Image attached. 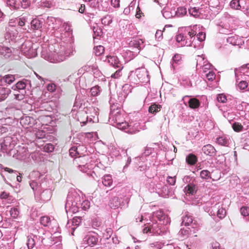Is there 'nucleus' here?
I'll return each mask as SVG.
<instances>
[{
    "label": "nucleus",
    "mask_w": 249,
    "mask_h": 249,
    "mask_svg": "<svg viewBox=\"0 0 249 249\" xmlns=\"http://www.w3.org/2000/svg\"><path fill=\"white\" fill-rule=\"evenodd\" d=\"M102 183L105 186L110 187L113 183L111 176L110 175L104 176L103 178Z\"/></svg>",
    "instance_id": "9"
},
{
    "label": "nucleus",
    "mask_w": 249,
    "mask_h": 249,
    "mask_svg": "<svg viewBox=\"0 0 249 249\" xmlns=\"http://www.w3.org/2000/svg\"><path fill=\"white\" fill-rule=\"evenodd\" d=\"M219 244L218 243L215 242L212 244V247L213 249H220Z\"/></svg>",
    "instance_id": "60"
},
{
    "label": "nucleus",
    "mask_w": 249,
    "mask_h": 249,
    "mask_svg": "<svg viewBox=\"0 0 249 249\" xmlns=\"http://www.w3.org/2000/svg\"><path fill=\"white\" fill-rule=\"evenodd\" d=\"M4 170L7 172H8L9 173H12L14 172V171L12 169H11V168H8V167H6L5 169H4Z\"/></svg>",
    "instance_id": "62"
},
{
    "label": "nucleus",
    "mask_w": 249,
    "mask_h": 249,
    "mask_svg": "<svg viewBox=\"0 0 249 249\" xmlns=\"http://www.w3.org/2000/svg\"><path fill=\"white\" fill-rule=\"evenodd\" d=\"M94 50L95 55L97 56H100L104 53L105 51V48L104 46L102 45H99L96 47H94Z\"/></svg>",
    "instance_id": "18"
},
{
    "label": "nucleus",
    "mask_w": 249,
    "mask_h": 249,
    "mask_svg": "<svg viewBox=\"0 0 249 249\" xmlns=\"http://www.w3.org/2000/svg\"><path fill=\"white\" fill-rule=\"evenodd\" d=\"M86 241L89 246H93L97 244L98 238L95 236L89 235Z\"/></svg>",
    "instance_id": "13"
},
{
    "label": "nucleus",
    "mask_w": 249,
    "mask_h": 249,
    "mask_svg": "<svg viewBox=\"0 0 249 249\" xmlns=\"http://www.w3.org/2000/svg\"><path fill=\"white\" fill-rule=\"evenodd\" d=\"M17 180L18 182H21V181H22V177L20 176H17Z\"/></svg>",
    "instance_id": "63"
},
{
    "label": "nucleus",
    "mask_w": 249,
    "mask_h": 249,
    "mask_svg": "<svg viewBox=\"0 0 249 249\" xmlns=\"http://www.w3.org/2000/svg\"><path fill=\"white\" fill-rule=\"evenodd\" d=\"M248 87V83L245 81H241L238 84V87L241 89H244Z\"/></svg>",
    "instance_id": "45"
},
{
    "label": "nucleus",
    "mask_w": 249,
    "mask_h": 249,
    "mask_svg": "<svg viewBox=\"0 0 249 249\" xmlns=\"http://www.w3.org/2000/svg\"><path fill=\"white\" fill-rule=\"evenodd\" d=\"M111 4L114 7H119L120 6V0H111Z\"/></svg>",
    "instance_id": "52"
},
{
    "label": "nucleus",
    "mask_w": 249,
    "mask_h": 249,
    "mask_svg": "<svg viewBox=\"0 0 249 249\" xmlns=\"http://www.w3.org/2000/svg\"><path fill=\"white\" fill-rule=\"evenodd\" d=\"M155 215L156 217L159 220H163L165 219L166 215L164 214L163 211L159 210L155 213Z\"/></svg>",
    "instance_id": "22"
},
{
    "label": "nucleus",
    "mask_w": 249,
    "mask_h": 249,
    "mask_svg": "<svg viewBox=\"0 0 249 249\" xmlns=\"http://www.w3.org/2000/svg\"><path fill=\"white\" fill-rule=\"evenodd\" d=\"M196 36L198 40H199L200 41H203L205 39L206 35L205 33L203 32H200L196 35Z\"/></svg>",
    "instance_id": "46"
},
{
    "label": "nucleus",
    "mask_w": 249,
    "mask_h": 249,
    "mask_svg": "<svg viewBox=\"0 0 249 249\" xmlns=\"http://www.w3.org/2000/svg\"><path fill=\"white\" fill-rule=\"evenodd\" d=\"M82 206L84 210L88 209L90 207L89 202L88 201H83Z\"/></svg>",
    "instance_id": "53"
},
{
    "label": "nucleus",
    "mask_w": 249,
    "mask_h": 249,
    "mask_svg": "<svg viewBox=\"0 0 249 249\" xmlns=\"http://www.w3.org/2000/svg\"><path fill=\"white\" fill-rule=\"evenodd\" d=\"M187 13V10L184 7H179L177 11V14L179 17H183Z\"/></svg>",
    "instance_id": "25"
},
{
    "label": "nucleus",
    "mask_w": 249,
    "mask_h": 249,
    "mask_svg": "<svg viewBox=\"0 0 249 249\" xmlns=\"http://www.w3.org/2000/svg\"><path fill=\"white\" fill-rule=\"evenodd\" d=\"M7 3L11 6L15 7L16 4V0H7Z\"/></svg>",
    "instance_id": "57"
},
{
    "label": "nucleus",
    "mask_w": 249,
    "mask_h": 249,
    "mask_svg": "<svg viewBox=\"0 0 249 249\" xmlns=\"http://www.w3.org/2000/svg\"><path fill=\"white\" fill-rule=\"evenodd\" d=\"M186 161L190 165H195L197 161V158L196 156L193 154H189L186 157Z\"/></svg>",
    "instance_id": "11"
},
{
    "label": "nucleus",
    "mask_w": 249,
    "mask_h": 249,
    "mask_svg": "<svg viewBox=\"0 0 249 249\" xmlns=\"http://www.w3.org/2000/svg\"><path fill=\"white\" fill-rule=\"evenodd\" d=\"M116 126L120 129L124 130L128 127V124L124 120L122 122L118 123V124H116Z\"/></svg>",
    "instance_id": "24"
},
{
    "label": "nucleus",
    "mask_w": 249,
    "mask_h": 249,
    "mask_svg": "<svg viewBox=\"0 0 249 249\" xmlns=\"http://www.w3.org/2000/svg\"><path fill=\"white\" fill-rule=\"evenodd\" d=\"M230 6L231 8L235 10H239L241 8L239 0H232L231 1Z\"/></svg>",
    "instance_id": "20"
},
{
    "label": "nucleus",
    "mask_w": 249,
    "mask_h": 249,
    "mask_svg": "<svg viewBox=\"0 0 249 249\" xmlns=\"http://www.w3.org/2000/svg\"><path fill=\"white\" fill-rule=\"evenodd\" d=\"M202 150L206 155L210 157H214L216 154V150L215 148L210 144L204 145L202 147Z\"/></svg>",
    "instance_id": "2"
},
{
    "label": "nucleus",
    "mask_w": 249,
    "mask_h": 249,
    "mask_svg": "<svg viewBox=\"0 0 249 249\" xmlns=\"http://www.w3.org/2000/svg\"><path fill=\"white\" fill-rule=\"evenodd\" d=\"M226 214V211L224 208H220L217 211V215L220 219L223 218Z\"/></svg>",
    "instance_id": "33"
},
{
    "label": "nucleus",
    "mask_w": 249,
    "mask_h": 249,
    "mask_svg": "<svg viewBox=\"0 0 249 249\" xmlns=\"http://www.w3.org/2000/svg\"><path fill=\"white\" fill-rule=\"evenodd\" d=\"M54 148V146L51 143L46 144L44 147V151L47 152H52L53 151Z\"/></svg>",
    "instance_id": "36"
},
{
    "label": "nucleus",
    "mask_w": 249,
    "mask_h": 249,
    "mask_svg": "<svg viewBox=\"0 0 249 249\" xmlns=\"http://www.w3.org/2000/svg\"><path fill=\"white\" fill-rule=\"evenodd\" d=\"M143 41L141 39H135L131 40L129 43V45L130 47L138 49L140 50L141 46L143 44Z\"/></svg>",
    "instance_id": "4"
},
{
    "label": "nucleus",
    "mask_w": 249,
    "mask_h": 249,
    "mask_svg": "<svg viewBox=\"0 0 249 249\" xmlns=\"http://www.w3.org/2000/svg\"><path fill=\"white\" fill-rule=\"evenodd\" d=\"M200 177L205 179H208L212 178L211 173L210 171L207 170H203L200 173Z\"/></svg>",
    "instance_id": "17"
},
{
    "label": "nucleus",
    "mask_w": 249,
    "mask_h": 249,
    "mask_svg": "<svg viewBox=\"0 0 249 249\" xmlns=\"http://www.w3.org/2000/svg\"><path fill=\"white\" fill-rule=\"evenodd\" d=\"M9 193L5 192H3L0 195V198L1 199H6L9 197Z\"/></svg>",
    "instance_id": "55"
},
{
    "label": "nucleus",
    "mask_w": 249,
    "mask_h": 249,
    "mask_svg": "<svg viewBox=\"0 0 249 249\" xmlns=\"http://www.w3.org/2000/svg\"><path fill=\"white\" fill-rule=\"evenodd\" d=\"M242 67L243 68H246V69H249V63L243 65Z\"/></svg>",
    "instance_id": "64"
},
{
    "label": "nucleus",
    "mask_w": 249,
    "mask_h": 249,
    "mask_svg": "<svg viewBox=\"0 0 249 249\" xmlns=\"http://www.w3.org/2000/svg\"><path fill=\"white\" fill-rule=\"evenodd\" d=\"M119 70L116 71L115 72L111 75V77L114 79H118L122 76L121 71L123 69L121 68H118Z\"/></svg>",
    "instance_id": "28"
},
{
    "label": "nucleus",
    "mask_w": 249,
    "mask_h": 249,
    "mask_svg": "<svg viewBox=\"0 0 249 249\" xmlns=\"http://www.w3.org/2000/svg\"><path fill=\"white\" fill-rule=\"evenodd\" d=\"M99 87H92L90 89L91 94L92 96H97L100 90H99Z\"/></svg>",
    "instance_id": "38"
},
{
    "label": "nucleus",
    "mask_w": 249,
    "mask_h": 249,
    "mask_svg": "<svg viewBox=\"0 0 249 249\" xmlns=\"http://www.w3.org/2000/svg\"><path fill=\"white\" fill-rule=\"evenodd\" d=\"M185 191L187 194H194L196 192L195 185L192 184H188L185 188Z\"/></svg>",
    "instance_id": "14"
},
{
    "label": "nucleus",
    "mask_w": 249,
    "mask_h": 249,
    "mask_svg": "<svg viewBox=\"0 0 249 249\" xmlns=\"http://www.w3.org/2000/svg\"><path fill=\"white\" fill-rule=\"evenodd\" d=\"M28 21V16H23L19 18L18 24L20 26H23L25 25V23Z\"/></svg>",
    "instance_id": "37"
},
{
    "label": "nucleus",
    "mask_w": 249,
    "mask_h": 249,
    "mask_svg": "<svg viewBox=\"0 0 249 249\" xmlns=\"http://www.w3.org/2000/svg\"><path fill=\"white\" fill-rule=\"evenodd\" d=\"M173 60L174 62V63L173 64V66L174 67V64H179L181 63L182 61V57L180 54H176L174 56L173 58Z\"/></svg>",
    "instance_id": "26"
},
{
    "label": "nucleus",
    "mask_w": 249,
    "mask_h": 249,
    "mask_svg": "<svg viewBox=\"0 0 249 249\" xmlns=\"http://www.w3.org/2000/svg\"><path fill=\"white\" fill-rule=\"evenodd\" d=\"M4 81L8 84H10L15 81V77L13 75H7L3 78Z\"/></svg>",
    "instance_id": "27"
},
{
    "label": "nucleus",
    "mask_w": 249,
    "mask_h": 249,
    "mask_svg": "<svg viewBox=\"0 0 249 249\" xmlns=\"http://www.w3.org/2000/svg\"><path fill=\"white\" fill-rule=\"evenodd\" d=\"M196 32L194 30H191L190 31L188 32V35L191 37L195 36L196 35Z\"/></svg>",
    "instance_id": "59"
},
{
    "label": "nucleus",
    "mask_w": 249,
    "mask_h": 249,
    "mask_svg": "<svg viewBox=\"0 0 249 249\" xmlns=\"http://www.w3.org/2000/svg\"><path fill=\"white\" fill-rule=\"evenodd\" d=\"M41 5L43 7L51 8L52 6V3L49 1H45L42 3Z\"/></svg>",
    "instance_id": "56"
},
{
    "label": "nucleus",
    "mask_w": 249,
    "mask_h": 249,
    "mask_svg": "<svg viewBox=\"0 0 249 249\" xmlns=\"http://www.w3.org/2000/svg\"><path fill=\"white\" fill-rule=\"evenodd\" d=\"M108 62L115 68H121L123 69L124 66L119 61L117 56H107Z\"/></svg>",
    "instance_id": "3"
},
{
    "label": "nucleus",
    "mask_w": 249,
    "mask_h": 249,
    "mask_svg": "<svg viewBox=\"0 0 249 249\" xmlns=\"http://www.w3.org/2000/svg\"><path fill=\"white\" fill-rule=\"evenodd\" d=\"M240 213L244 216L249 215V208L246 206H243L240 209Z\"/></svg>",
    "instance_id": "35"
},
{
    "label": "nucleus",
    "mask_w": 249,
    "mask_h": 249,
    "mask_svg": "<svg viewBox=\"0 0 249 249\" xmlns=\"http://www.w3.org/2000/svg\"><path fill=\"white\" fill-rule=\"evenodd\" d=\"M237 39L236 36H230L227 38V42L233 45H237Z\"/></svg>",
    "instance_id": "30"
},
{
    "label": "nucleus",
    "mask_w": 249,
    "mask_h": 249,
    "mask_svg": "<svg viewBox=\"0 0 249 249\" xmlns=\"http://www.w3.org/2000/svg\"><path fill=\"white\" fill-rule=\"evenodd\" d=\"M26 86V84L22 81H19L16 85V88L18 89H25Z\"/></svg>",
    "instance_id": "39"
},
{
    "label": "nucleus",
    "mask_w": 249,
    "mask_h": 249,
    "mask_svg": "<svg viewBox=\"0 0 249 249\" xmlns=\"http://www.w3.org/2000/svg\"><path fill=\"white\" fill-rule=\"evenodd\" d=\"M85 2H89L91 7L96 8L99 5L98 0H83Z\"/></svg>",
    "instance_id": "34"
},
{
    "label": "nucleus",
    "mask_w": 249,
    "mask_h": 249,
    "mask_svg": "<svg viewBox=\"0 0 249 249\" xmlns=\"http://www.w3.org/2000/svg\"><path fill=\"white\" fill-rule=\"evenodd\" d=\"M217 142L223 146H227L228 144V140L224 137H220L217 138Z\"/></svg>",
    "instance_id": "21"
},
{
    "label": "nucleus",
    "mask_w": 249,
    "mask_h": 249,
    "mask_svg": "<svg viewBox=\"0 0 249 249\" xmlns=\"http://www.w3.org/2000/svg\"><path fill=\"white\" fill-rule=\"evenodd\" d=\"M29 2L28 0H22L21 1V6L23 8H26L29 6Z\"/></svg>",
    "instance_id": "49"
},
{
    "label": "nucleus",
    "mask_w": 249,
    "mask_h": 249,
    "mask_svg": "<svg viewBox=\"0 0 249 249\" xmlns=\"http://www.w3.org/2000/svg\"><path fill=\"white\" fill-rule=\"evenodd\" d=\"M11 53L12 51L10 48L5 46H0V55H3L5 57H9L10 56Z\"/></svg>",
    "instance_id": "8"
},
{
    "label": "nucleus",
    "mask_w": 249,
    "mask_h": 249,
    "mask_svg": "<svg viewBox=\"0 0 249 249\" xmlns=\"http://www.w3.org/2000/svg\"><path fill=\"white\" fill-rule=\"evenodd\" d=\"M31 27L33 30H40L42 27V22L37 19H34L31 22Z\"/></svg>",
    "instance_id": "7"
},
{
    "label": "nucleus",
    "mask_w": 249,
    "mask_h": 249,
    "mask_svg": "<svg viewBox=\"0 0 249 249\" xmlns=\"http://www.w3.org/2000/svg\"><path fill=\"white\" fill-rule=\"evenodd\" d=\"M206 78L210 81H212L214 79L215 75L213 71H209L206 75Z\"/></svg>",
    "instance_id": "43"
},
{
    "label": "nucleus",
    "mask_w": 249,
    "mask_h": 249,
    "mask_svg": "<svg viewBox=\"0 0 249 249\" xmlns=\"http://www.w3.org/2000/svg\"><path fill=\"white\" fill-rule=\"evenodd\" d=\"M31 120H33V119L29 116H26L24 118L21 119L20 121V123L23 124V125H25V126L27 128L28 126H31L32 123H31Z\"/></svg>",
    "instance_id": "16"
},
{
    "label": "nucleus",
    "mask_w": 249,
    "mask_h": 249,
    "mask_svg": "<svg viewBox=\"0 0 249 249\" xmlns=\"http://www.w3.org/2000/svg\"><path fill=\"white\" fill-rule=\"evenodd\" d=\"M11 90L9 89L2 88L0 89V101L4 100L10 93Z\"/></svg>",
    "instance_id": "10"
},
{
    "label": "nucleus",
    "mask_w": 249,
    "mask_h": 249,
    "mask_svg": "<svg viewBox=\"0 0 249 249\" xmlns=\"http://www.w3.org/2000/svg\"><path fill=\"white\" fill-rule=\"evenodd\" d=\"M27 245L28 249H32L35 245V240L31 237H28Z\"/></svg>",
    "instance_id": "32"
},
{
    "label": "nucleus",
    "mask_w": 249,
    "mask_h": 249,
    "mask_svg": "<svg viewBox=\"0 0 249 249\" xmlns=\"http://www.w3.org/2000/svg\"><path fill=\"white\" fill-rule=\"evenodd\" d=\"M188 11L189 14L195 18H197L199 16L200 12L199 8L196 7H191L190 9H189Z\"/></svg>",
    "instance_id": "15"
},
{
    "label": "nucleus",
    "mask_w": 249,
    "mask_h": 249,
    "mask_svg": "<svg viewBox=\"0 0 249 249\" xmlns=\"http://www.w3.org/2000/svg\"><path fill=\"white\" fill-rule=\"evenodd\" d=\"M167 181L170 185H174L176 181V177H168L167 178Z\"/></svg>",
    "instance_id": "44"
},
{
    "label": "nucleus",
    "mask_w": 249,
    "mask_h": 249,
    "mask_svg": "<svg viewBox=\"0 0 249 249\" xmlns=\"http://www.w3.org/2000/svg\"><path fill=\"white\" fill-rule=\"evenodd\" d=\"M142 15H143V13L141 11L140 8L138 6L136 9V17L138 18H140Z\"/></svg>",
    "instance_id": "50"
},
{
    "label": "nucleus",
    "mask_w": 249,
    "mask_h": 249,
    "mask_svg": "<svg viewBox=\"0 0 249 249\" xmlns=\"http://www.w3.org/2000/svg\"><path fill=\"white\" fill-rule=\"evenodd\" d=\"M154 1L157 2L160 6H163L168 3V0H154Z\"/></svg>",
    "instance_id": "51"
},
{
    "label": "nucleus",
    "mask_w": 249,
    "mask_h": 249,
    "mask_svg": "<svg viewBox=\"0 0 249 249\" xmlns=\"http://www.w3.org/2000/svg\"><path fill=\"white\" fill-rule=\"evenodd\" d=\"M119 205V202L118 201V198L117 197H114L112 201H110L109 205L111 208H113L115 209L116 207Z\"/></svg>",
    "instance_id": "29"
},
{
    "label": "nucleus",
    "mask_w": 249,
    "mask_h": 249,
    "mask_svg": "<svg viewBox=\"0 0 249 249\" xmlns=\"http://www.w3.org/2000/svg\"><path fill=\"white\" fill-rule=\"evenodd\" d=\"M171 27L172 26L170 25H166L162 32L161 31H157L156 33V36H157L158 34H160V33H161L162 35L163 34H164L165 36L167 35L169 31L168 29Z\"/></svg>",
    "instance_id": "31"
},
{
    "label": "nucleus",
    "mask_w": 249,
    "mask_h": 249,
    "mask_svg": "<svg viewBox=\"0 0 249 249\" xmlns=\"http://www.w3.org/2000/svg\"><path fill=\"white\" fill-rule=\"evenodd\" d=\"M142 232L143 233H153V230L152 227H151V226L147 225V226H145L143 229L142 230Z\"/></svg>",
    "instance_id": "40"
},
{
    "label": "nucleus",
    "mask_w": 249,
    "mask_h": 249,
    "mask_svg": "<svg viewBox=\"0 0 249 249\" xmlns=\"http://www.w3.org/2000/svg\"><path fill=\"white\" fill-rule=\"evenodd\" d=\"M232 127L236 132L241 131L243 129V125L239 123H234L232 125Z\"/></svg>",
    "instance_id": "23"
},
{
    "label": "nucleus",
    "mask_w": 249,
    "mask_h": 249,
    "mask_svg": "<svg viewBox=\"0 0 249 249\" xmlns=\"http://www.w3.org/2000/svg\"><path fill=\"white\" fill-rule=\"evenodd\" d=\"M93 31L95 34V35L97 36H101L102 35V32L101 30L98 27H93Z\"/></svg>",
    "instance_id": "47"
},
{
    "label": "nucleus",
    "mask_w": 249,
    "mask_h": 249,
    "mask_svg": "<svg viewBox=\"0 0 249 249\" xmlns=\"http://www.w3.org/2000/svg\"><path fill=\"white\" fill-rule=\"evenodd\" d=\"M86 9L85 4H81L80 7L79 9V12L80 13H84Z\"/></svg>",
    "instance_id": "58"
},
{
    "label": "nucleus",
    "mask_w": 249,
    "mask_h": 249,
    "mask_svg": "<svg viewBox=\"0 0 249 249\" xmlns=\"http://www.w3.org/2000/svg\"><path fill=\"white\" fill-rule=\"evenodd\" d=\"M40 222L41 225L46 227L51 223V219L49 216H44L40 218Z\"/></svg>",
    "instance_id": "19"
},
{
    "label": "nucleus",
    "mask_w": 249,
    "mask_h": 249,
    "mask_svg": "<svg viewBox=\"0 0 249 249\" xmlns=\"http://www.w3.org/2000/svg\"><path fill=\"white\" fill-rule=\"evenodd\" d=\"M55 21V19L52 17H48L47 18V21H46V23L49 26H51L52 24H53V22Z\"/></svg>",
    "instance_id": "48"
},
{
    "label": "nucleus",
    "mask_w": 249,
    "mask_h": 249,
    "mask_svg": "<svg viewBox=\"0 0 249 249\" xmlns=\"http://www.w3.org/2000/svg\"><path fill=\"white\" fill-rule=\"evenodd\" d=\"M48 90L51 91H53L55 90V86L54 85H49Z\"/></svg>",
    "instance_id": "61"
},
{
    "label": "nucleus",
    "mask_w": 249,
    "mask_h": 249,
    "mask_svg": "<svg viewBox=\"0 0 249 249\" xmlns=\"http://www.w3.org/2000/svg\"><path fill=\"white\" fill-rule=\"evenodd\" d=\"M189 107L192 109H196L199 107L200 102L198 99L196 98H191L188 101Z\"/></svg>",
    "instance_id": "5"
},
{
    "label": "nucleus",
    "mask_w": 249,
    "mask_h": 249,
    "mask_svg": "<svg viewBox=\"0 0 249 249\" xmlns=\"http://www.w3.org/2000/svg\"><path fill=\"white\" fill-rule=\"evenodd\" d=\"M110 115V118H112V121L116 124L124 120L123 115L119 109L111 111Z\"/></svg>",
    "instance_id": "1"
},
{
    "label": "nucleus",
    "mask_w": 249,
    "mask_h": 249,
    "mask_svg": "<svg viewBox=\"0 0 249 249\" xmlns=\"http://www.w3.org/2000/svg\"><path fill=\"white\" fill-rule=\"evenodd\" d=\"M184 37L183 35L179 34L176 36V40L178 42H180L184 40Z\"/></svg>",
    "instance_id": "54"
},
{
    "label": "nucleus",
    "mask_w": 249,
    "mask_h": 249,
    "mask_svg": "<svg viewBox=\"0 0 249 249\" xmlns=\"http://www.w3.org/2000/svg\"><path fill=\"white\" fill-rule=\"evenodd\" d=\"M161 108V106L160 105L153 104L149 107L148 111L151 113L155 114L159 112Z\"/></svg>",
    "instance_id": "12"
},
{
    "label": "nucleus",
    "mask_w": 249,
    "mask_h": 249,
    "mask_svg": "<svg viewBox=\"0 0 249 249\" xmlns=\"http://www.w3.org/2000/svg\"><path fill=\"white\" fill-rule=\"evenodd\" d=\"M10 214L12 217L16 218L19 214V212L18 211L17 208H13L11 209Z\"/></svg>",
    "instance_id": "42"
},
{
    "label": "nucleus",
    "mask_w": 249,
    "mask_h": 249,
    "mask_svg": "<svg viewBox=\"0 0 249 249\" xmlns=\"http://www.w3.org/2000/svg\"><path fill=\"white\" fill-rule=\"evenodd\" d=\"M217 100L219 102L225 103L227 101V98L225 95L220 94L218 95L217 97Z\"/></svg>",
    "instance_id": "41"
},
{
    "label": "nucleus",
    "mask_w": 249,
    "mask_h": 249,
    "mask_svg": "<svg viewBox=\"0 0 249 249\" xmlns=\"http://www.w3.org/2000/svg\"><path fill=\"white\" fill-rule=\"evenodd\" d=\"M182 223L185 226L192 225L193 228H195L194 225L196 226V221L193 222V219L192 216L186 215L183 218Z\"/></svg>",
    "instance_id": "6"
}]
</instances>
